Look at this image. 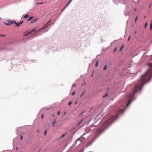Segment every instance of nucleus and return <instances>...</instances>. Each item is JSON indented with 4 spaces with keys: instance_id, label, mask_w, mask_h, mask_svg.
<instances>
[{
    "instance_id": "nucleus-9",
    "label": "nucleus",
    "mask_w": 152,
    "mask_h": 152,
    "mask_svg": "<svg viewBox=\"0 0 152 152\" xmlns=\"http://www.w3.org/2000/svg\"><path fill=\"white\" fill-rule=\"evenodd\" d=\"M93 141H92L89 142L88 144V146H89L91 145L92 144V143L93 142Z\"/></svg>"
},
{
    "instance_id": "nucleus-10",
    "label": "nucleus",
    "mask_w": 152,
    "mask_h": 152,
    "mask_svg": "<svg viewBox=\"0 0 152 152\" xmlns=\"http://www.w3.org/2000/svg\"><path fill=\"white\" fill-rule=\"evenodd\" d=\"M4 24L6 25H7V26H9L10 25V24H11V21H10V23H4Z\"/></svg>"
},
{
    "instance_id": "nucleus-38",
    "label": "nucleus",
    "mask_w": 152,
    "mask_h": 152,
    "mask_svg": "<svg viewBox=\"0 0 152 152\" xmlns=\"http://www.w3.org/2000/svg\"><path fill=\"white\" fill-rule=\"evenodd\" d=\"M136 33H137V31H135V34H136Z\"/></svg>"
},
{
    "instance_id": "nucleus-14",
    "label": "nucleus",
    "mask_w": 152,
    "mask_h": 152,
    "mask_svg": "<svg viewBox=\"0 0 152 152\" xmlns=\"http://www.w3.org/2000/svg\"><path fill=\"white\" fill-rule=\"evenodd\" d=\"M65 134H64L61 135L60 137V138H62V137H64L65 136Z\"/></svg>"
},
{
    "instance_id": "nucleus-40",
    "label": "nucleus",
    "mask_w": 152,
    "mask_h": 152,
    "mask_svg": "<svg viewBox=\"0 0 152 152\" xmlns=\"http://www.w3.org/2000/svg\"><path fill=\"white\" fill-rule=\"evenodd\" d=\"M136 21H137V20H135V23H136Z\"/></svg>"
},
{
    "instance_id": "nucleus-43",
    "label": "nucleus",
    "mask_w": 152,
    "mask_h": 152,
    "mask_svg": "<svg viewBox=\"0 0 152 152\" xmlns=\"http://www.w3.org/2000/svg\"><path fill=\"white\" fill-rule=\"evenodd\" d=\"M0 36H2V35H0Z\"/></svg>"
},
{
    "instance_id": "nucleus-37",
    "label": "nucleus",
    "mask_w": 152,
    "mask_h": 152,
    "mask_svg": "<svg viewBox=\"0 0 152 152\" xmlns=\"http://www.w3.org/2000/svg\"><path fill=\"white\" fill-rule=\"evenodd\" d=\"M136 8H135L134 9V11H136Z\"/></svg>"
},
{
    "instance_id": "nucleus-1",
    "label": "nucleus",
    "mask_w": 152,
    "mask_h": 152,
    "mask_svg": "<svg viewBox=\"0 0 152 152\" xmlns=\"http://www.w3.org/2000/svg\"><path fill=\"white\" fill-rule=\"evenodd\" d=\"M147 65L150 68L147 72L142 76L137 82L133 90V92L127 96L129 102L126 105V107L129 106L131 102L134 99V96L135 93L138 90H141L144 84L150 80L152 76V63H148Z\"/></svg>"
},
{
    "instance_id": "nucleus-42",
    "label": "nucleus",
    "mask_w": 152,
    "mask_h": 152,
    "mask_svg": "<svg viewBox=\"0 0 152 152\" xmlns=\"http://www.w3.org/2000/svg\"><path fill=\"white\" fill-rule=\"evenodd\" d=\"M37 131V132H39V131L38 130Z\"/></svg>"
},
{
    "instance_id": "nucleus-33",
    "label": "nucleus",
    "mask_w": 152,
    "mask_h": 152,
    "mask_svg": "<svg viewBox=\"0 0 152 152\" xmlns=\"http://www.w3.org/2000/svg\"><path fill=\"white\" fill-rule=\"evenodd\" d=\"M116 49H117V48H115V50H114V53H115V50H116Z\"/></svg>"
},
{
    "instance_id": "nucleus-47",
    "label": "nucleus",
    "mask_w": 152,
    "mask_h": 152,
    "mask_svg": "<svg viewBox=\"0 0 152 152\" xmlns=\"http://www.w3.org/2000/svg\"><path fill=\"white\" fill-rule=\"evenodd\" d=\"M1 19V18H0V19Z\"/></svg>"
},
{
    "instance_id": "nucleus-4",
    "label": "nucleus",
    "mask_w": 152,
    "mask_h": 152,
    "mask_svg": "<svg viewBox=\"0 0 152 152\" xmlns=\"http://www.w3.org/2000/svg\"><path fill=\"white\" fill-rule=\"evenodd\" d=\"M72 134H71L70 135L68 139V141L69 142H70L72 140Z\"/></svg>"
},
{
    "instance_id": "nucleus-11",
    "label": "nucleus",
    "mask_w": 152,
    "mask_h": 152,
    "mask_svg": "<svg viewBox=\"0 0 152 152\" xmlns=\"http://www.w3.org/2000/svg\"><path fill=\"white\" fill-rule=\"evenodd\" d=\"M28 17H29V16L28 15V14H27L26 15H25V16H24V18H27Z\"/></svg>"
},
{
    "instance_id": "nucleus-8",
    "label": "nucleus",
    "mask_w": 152,
    "mask_h": 152,
    "mask_svg": "<svg viewBox=\"0 0 152 152\" xmlns=\"http://www.w3.org/2000/svg\"><path fill=\"white\" fill-rule=\"evenodd\" d=\"M37 18H35L32 20L31 21V23H32L35 22L37 21Z\"/></svg>"
},
{
    "instance_id": "nucleus-7",
    "label": "nucleus",
    "mask_w": 152,
    "mask_h": 152,
    "mask_svg": "<svg viewBox=\"0 0 152 152\" xmlns=\"http://www.w3.org/2000/svg\"><path fill=\"white\" fill-rule=\"evenodd\" d=\"M48 25H47V24H45L44 26V27L43 28H41V29H39L38 31H37V32L39 31H40L41 30L45 28L48 27Z\"/></svg>"
},
{
    "instance_id": "nucleus-18",
    "label": "nucleus",
    "mask_w": 152,
    "mask_h": 152,
    "mask_svg": "<svg viewBox=\"0 0 152 152\" xmlns=\"http://www.w3.org/2000/svg\"><path fill=\"white\" fill-rule=\"evenodd\" d=\"M98 66V62H97L95 65V66Z\"/></svg>"
},
{
    "instance_id": "nucleus-21",
    "label": "nucleus",
    "mask_w": 152,
    "mask_h": 152,
    "mask_svg": "<svg viewBox=\"0 0 152 152\" xmlns=\"http://www.w3.org/2000/svg\"><path fill=\"white\" fill-rule=\"evenodd\" d=\"M47 133V130H45V133H44V135H46V133Z\"/></svg>"
},
{
    "instance_id": "nucleus-25",
    "label": "nucleus",
    "mask_w": 152,
    "mask_h": 152,
    "mask_svg": "<svg viewBox=\"0 0 152 152\" xmlns=\"http://www.w3.org/2000/svg\"><path fill=\"white\" fill-rule=\"evenodd\" d=\"M138 16H137V17H136V18H135V20H137V19L138 18Z\"/></svg>"
},
{
    "instance_id": "nucleus-29",
    "label": "nucleus",
    "mask_w": 152,
    "mask_h": 152,
    "mask_svg": "<svg viewBox=\"0 0 152 152\" xmlns=\"http://www.w3.org/2000/svg\"><path fill=\"white\" fill-rule=\"evenodd\" d=\"M75 84H74L72 85V87H75Z\"/></svg>"
},
{
    "instance_id": "nucleus-22",
    "label": "nucleus",
    "mask_w": 152,
    "mask_h": 152,
    "mask_svg": "<svg viewBox=\"0 0 152 152\" xmlns=\"http://www.w3.org/2000/svg\"><path fill=\"white\" fill-rule=\"evenodd\" d=\"M72 0H70V1H69V2L67 4V6L68 5V4H69L70 2Z\"/></svg>"
},
{
    "instance_id": "nucleus-31",
    "label": "nucleus",
    "mask_w": 152,
    "mask_h": 152,
    "mask_svg": "<svg viewBox=\"0 0 152 152\" xmlns=\"http://www.w3.org/2000/svg\"><path fill=\"white\" fill-rule=\"evenodd\" d=\"M43 115H42V116H41V118L42 119L43 118Z\"/></svg>"
},
{
    "instance_id": "nucleus-35",
    "label": "nucleus",
    "mask_w": 152,
    "mask_h": 152,
    "mask_svg": "<svg viewBox=\"0 0 152 152\" xmlns=\"http://www.w3.org/2000/svg\"><path fill=\"white\" fill-rule=\"evenodd\" d=\"M130 37H129L128 39V40H129L130 39Z\"/></svg>"
},
{
    "instance_id": "nucleus-44",
    "label": "nucleus",
    "mask_w": 152,
    "mask_h": 152,
    "mask_svg": "<svg viewBox=\"0 0 152 152\" xmlns=\"http://www.w3.org/2000/svg\"><path fill=\"white\" fill-rule=\"evenodd\" d=\"M144 18H146V16H145Z\"/></svg>"
},
{
    "instance_id": "nucleus-41",
    "label": "nucleus",
    "mask_w": 152,
    "mask_h": 152,
    "mask_svg": "<svg viewBox=\"0 0 152 152\" xmlns=\"http://www.w3.org/2000/svg\"><path fill=\"white\" fill-rule=\"evenodd\" d=\"M77 102H75V104H77Z\"/></svg>"
},
{
    "instance_id": "nucleus-13",
    "label": "nucleus",
    "mask_w": 152,
    "mask_h": 152,
    "mask_svg": "<svg viewBox=\"0 0 152 152\" xmlns=\"http://www.w3.org/2000/svg\"><path fill=\"white\" fill-rule=\"evenodd\" d=\"M56 120H54V121L52 123V126H54V124L55 123V122H56Z\"/></svg>"
},
{
    "instance_id": "nucleus-23",
    "label": "nucleus",
    "mask_w": 152,
    "mask_h": 152,
    "mask_svg": "<svg viewBox=\"0 0 152 152\" xmlns=\"http://www.w3.org/2000/svg\"><path fill=\"white\" fill-rule=\"evenodd\" d=\"M150 29L151 30H152V26H151V25H150Z\"/></svg>"
},
{
    "instance_id": "nucleus-46",
    "label": "nucleus",
    "mask_w": 152,
    "mask_h": 152,
    "mask_svg": "<svg viewBox=\"0 0 152 152\" xmlns=\"http://www.w3.org/2000/svg\"><path fill=\"white\" fill-rule=\"evenodd\" d=\"M85 84H86V83H85L84 85H85Z\"/></svg>"
},
{
    "instance_id": "nucleus-26",
    "label": "nucleus",
    "mask_w": 152,
    "mask_h": 152,
    "mask_svg": "<svg viewBox=\"0 0 152 152\" xmlns=\"http://www.w3.org/2000/svg\"><path fill=\"white\" fill-rule=\"evenodd\" d=\"M66 7V5L65 6V7L64 8V9H62L61 10V11H63V10H64V9Z\"/></svg>"
},
{
    "instance_id": "nucleus-45",
    "label": "nucleus",
    "mask_w": 152,
    "mask_h": 152,
    "mask_svg": "<svg viewBox=\"0 0 152 152\" xmlns=\"http://www.w3.org/2000/svg\"><path fill=\"white\" fill-rule=\"evenodd\" d=\"M53 116H54V115H53Z\"/></svg>"
},
{
    "instance_id": "nucleus-30",
    "label": "nucleus",
    "mask_w": 152,
    "mask_h": 152,
    "mask_svg": "<svg viewBox=\"0 0 152 152\" xmlns=\"http://www.w3.org/2000/svg\"><path fill=\"white\" fill-rule=\"evenodd\" d=\"M22 138H23V136H22L21 135L20 136V139H21V140H22Z\"/></svg>"
},
{
    "instance_id": "nucleus-2",
    "label": "nucleus",
    "mask_w": 152,
    "mask_h": 152,
    "mask_svg": "<svg viewBox=\"0 0 152 152\" xmlns=\"http://www.w3.org/2000/svg\"><path fill=\"white\" fill-rule=\"evenodd\" d=\"M124 111V110H123L120 109L116 115L112 116L109 120L105 121L102 120L101 122V127L98 129L97 132L99 133L102 132L117 118L119 114L123 113Z\"/></svg>"
},
{
    "instance_id": "nucleus-20",
    "label": "nucleus",
    "mask_w": 152,
    "mask_h": 152,
    "mask_svg": "<svg viewBox=\"0 0 152 152\" xmlns=\"http://www.w3.org/2000/svg\"><path fill=\"white\" fill-rule=\"evenodd\" d=\"M72 102H69V103L68 104H69V106H70V105L72 104Z\"/></svg>"
},
{
    "instance_id": "nucleus-32",
    "label": "nucleus",
    "mask_w": 152,
    "mask_h": 152,
    "mask_svg": "<svg viewBox=\"0 0 152 152\" xmlns=\"http://www.w3.org/2000/svg\"><path fill=\"white\" fill-rule=\"evenodd\" d=\"M147 23H146L145 24V27H146L147 25Z\"/></svg>"
},
{
    "instance_id": "nucleus-17",
    "label": "nucleus",
    "mask_w": 152,
    "mask_h": 152,
    "mask_svg": "<svg viewBox=\"0 0 152 152\" xmlns=\"http://www.w3.org/2000/svg\"><path fill=\"white\" fill-rule=\"evenodd\" d=\"M107 95V94L103 96V98H104L105 97H106Z\"/></svg>"
},
{
    "instance_id": "nucleus-24",
    "label": "nucleus",
    "mask_w": 152,
    "mask_h": 152,
    "mask_svg": "<svg viewBox=\"0 0 152 152\" xmlns=\"http://www.w3.org/2000/svg\"><path fill=\"white\" fill-rule=\"evenodd\" d=\"M60 111H58V112H57V115H59L60 114Z\"/></svg>"
},
{
    "instance_id": "nucleus-28",
    "label": "nucleus",
    "mask_w": 152,
    "mask_h": 152,
    "mask_svg": "<svg viewBox=\"0 0 152 152\" xmlns=\"http://www.w3.org/2000/svg\"><path fill=\"white\" fill-rule=\"evenodd\" d=\"M82 120H81V121H80V122L78 125H79L81 123Z\"/></svg>"
},
{
    "instance_id": "nucleus-16",
    "label": "nucleus",
    "mask_w": 152,
    "mask_h": 152,
    "mask_svg": "<svg viewBox=\"0 0 152 152\" xmlns=\"http://www.w3.org/2000/svg\"><path fill=\"white\" fill-rule=\"evenodd\" d=\"M124 47V45H123L122 46V47L121 48L120 50V51H121L122 50V49L123 48V47Z\"/></svg>"
},
{
    "instance_id": "nucleus-27",
    "label": "nucleus",
    "mask_w": 152,
    "mask_h": 152,
    "mask_svg": "<svg viewBox=\"0 0 152 152\" xmlns=\"http://www.w3.org/2000/svg\"><path fill=\"white\" fill-rule=\"evenodd\" d=\"M23 21H21L19 23L20 25L22 24L23 23Z\"/></svg>"
},
{
    "instance_id": "nucleus-3",
    "label": "nucleus",
    "mask_w": 152,
    "mask_h": 152,
    "mask_svg": "<svg viewBox=\"0 0 152 152\" xmlns=\"http://www.w3.org/2000/svg\"><path fill=\"white\" fill-rule=\"evenodd\" d=\"M85 134H84L83 135V136L84 135H85ZM83 136L81 137H80L78 138L77 139V142L78 140H80V142L82 143L84 142V140H86V138L85 137H83Z\"/></svg>"
},
{
    "instance_id": "nucleus-6",
    "label": "nucleus",
    "mask_w": 152,
    "mask_h": 152,
    "mask_svg": "<svg viewBox=\"0 0 152 152\" xmlns=\"http://www.w3.org/2000/svg\"><path fill=\"white\" fill-rule=\"evenodd\" d=\"M13 23H14L15 24H16L17 26H19L20 25L19 23H17L15 21H11V24H13Z\"/></svg>"
},
{
    "instance_id": "nucleus-34",
    "label": "nucleus",
    "mask_w": 152,
    "mask_h": 152,
    "mask_svg": "<svg viewBox=\"0 0 152 152\" xmlns=\"http://www.w3.org/2000/svg\"><path fill=\"white\" fill-rule=\"evenodd\" d=\"M50 20H49L47 23V24H48L50 21Z\"/></svg>"
},
{
    "instance_id": "nucleus-19",
    "label": "nucleus",
    "mask_w": 152,
    "mask_h": 152,
    "mask_svg": "<svg viewBox=\"0 0 152 152\" xmlns=\"http://www.w3.org/2000/svg\"><path fill=\"white\" fill-rule=\"evenodd\" d=\"M75 92H73V93H72V95H75Z\"/></svg>"
},
{
    "instance_id": "nucleus-36",
    "label": "nucleus",
    "mask_w": 152,
    "mask_h": 152,
    "mask_svg": "<svg viewBox=\"0 0 152 152\" xmlns=\"http://www.w3.org/2000/svg\"><path fill=\"white\" fill-rule=\"evenodd\" d=\"M151 23L150 25H151V26H152V20H151Z\"/></svg>"
},
{
    "instance_id": "nucleus-5",
    "label": "nucleus",
    "mask_w": 152,
    "mask_h": 152,
    "mask_svg": "<svg viewBox=\"0 0 152 152\" xmlns=\"http://www.w3.org/2000/svg\"><path fill=\"white\" fill-rule=\"evenodd\" d=\"M35 31L34 29H32L30 32H28L26 34H25L24 35V36H26L28 35L30 33H31L32 31Z\"/></svg>"
},
{
    "instance_id": "nucleus-15",
    "label": "nucleus",
    "mask_w": 152,
    "mask_h": 152,
    "mask_svg": "<svg viewBox=\"0 0 152 152\" xmlns=\"http://www.w3.org/2000/svg\"><path fill=\"white\" fill-rule=\"evenodd\" d=\"M107 66L105 65L104 67V70H106L107 69Z\"/></svg>"
},
{
    "instance_id": "nucleus-39",
    "label": "nucleus",
    "mask_w": 152,
    "mask_h": 152,
    "mask_svg": "<svg viewBox=\"0 0 152 152\" xmlns=\"http://www.w3.org/2000/svg\"><path fill=\"white\" fill-rule=\"evenodd\" d=\"M66 113V111H65V112H64V114H65Z\"/></svg>"
},
{
    "instance_id": "nucleus-12",
    "label": "nucleus",
    "mask_w": 152,
    "mask_h": 152,
    "mask_svg": "<svg viewBox=\"0 0 152 152\" xmlns=\"http://www.w3.org/2000/svg\"><path fill=\"white\" fill-rule=\"evenodd\" d=\"M33 18V17H30V18L27 20V21H29L30 20H31Z\"/></svg>"
}]
</instances>
